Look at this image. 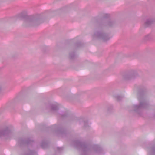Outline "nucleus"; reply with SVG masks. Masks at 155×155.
<instances>
[{
  "label": "nucleus",
  "instance_id": "f257e3e1",
  "mask_svg": "<svg viewBox=\"0 0 155 155\" xmlns=\"http://www.w3.org/2000/svg\"><path fill=\"white\" fill-rule=\"evenodd\" d=\"M73 145L77 148L81 150L84 153L88 151L91 149L97 152H100L102 150V148L98 145H95L91 146L87 143L80 140L74 141Z\"/></svg>",
  "mask_w": 155,
  "mask_h": 155
},
{
  "label": "nucleus",
  "instance_id": "f03ea898",
  "mask_svg": "<svg viewBox=\"0 0 155 155\" xmlns=\"http://www.w3.org/2000/svg\"><path fill=\"white\" fill-rule=\"evenodd\" d=\"M138 96L140 104L139 105H134L133 106L134 111L136 112H138V111L143 109L146 108L149 106L148 102L143 97L142 92H140Z\"/></svg>",
  "mask_w": 155,
  "mask_h": 155
},
{
  "label": "nucleus",
  "instance_id": "7ed1b4c3",
  "mask_svg": "<svg viewBox=\"0 0 155 155\" xmlns=\"http://www.w3.org/2000/svg\"><path fill=\"white\" fill-rule=\"evenodd\" d=\"M93 37L94 38L102 39L104 41H108L110 38L107 34L103 33L101 31H98L95 32Z\"/></svg>",
  "mask_w": 155,
  "mask_h": 155
},
{
  "label": "nucleus",
  "instance_id": "20e7f679",
  "mask_svg": "<svg viewBox=\"0 0 155 155\" xmlns=\"http://www.w3.org/2000/svg\"><path fill=\"white\" fill-rule=\"evenodd\" d=\"M12 135V130L11 127H6L3 130H0V137L4 136L9 137Z\"/></svg>",
  "mask_w": 155,
  "mask_h": 155
},
{
  "label": "nucleus",
  "instance_id": "39448f33",
  "mask_svg": "<svg viewBox=\"0 0 155 155\" xmlns=\"http://www.w3.org/2000/svg\"><path fill=\"white\" fill-rule=\"evenodd\" d=\"M33 142V140L30 138H28L27 139H21L19 140V143L20 144H28Z\"/></svg>",
  "mask_w": 155,
  "mask_h": 155
},
{
  "label": "nucleus",
  "instance_id": "423d86ee",
  "mask_svg": "<svg viewBox=\"0 0 155 155\" xmlns=\"http://www.w3.org/2000/svg\"><path fill=\"white\" fill-rule=\"evenodd\" d=\"M51 110L53 111H56L59 109V104L57 103L51 104Z\"/></svg>",
  "mask_w": 155,
  "mask_h": 155
},
{
  "label": "nucleus",
  "instance_id": "0eeeda50",
  "mask_svg": "<svg viewBox=\"0 0 155 155\" xmlns=\"http://www.w3.org/2000/svg\"><path fill=\"white\" fill-rule=\"evenodd\" d=\"M48 144L45 141H43L41 143V147L42 148L45 149L48 147Z\"/></svg>",
  "mask_w": 155,
  "mask_h": 155
},
{
  "label": "nucleus",
  "instance_id": "6e6552de",
  "mask_svg": "<svg viewBox=\"0 0 155 155\" xmlns=\"http://www.w3.org/2000/svg\"><path fill=\"white\" fill-rule=\"evenodd\" d=\"M153 21L151 19L147 20L145 22V25L146 26H149L152 24Z\"/></svg>",
  "mask_w": 155,
  "mask_h": 155
},
{
  "label": "nucleus",
  "instance_id": "1a4fd4ad",
  "mask_svg": "<svg viewBox=\"0 0 155 155\" xmlns=\"http://www.w3.org/2000/svg\"><path fill=\"white\" fill-rule=\"evenodd\" d=\"M70 58L71 59H72L74 58V56H75V53L74 52H73L71 53L70 54Z\"/></svg>",
  "mask_w": 155,
  "mask_h": 155
},
{
  "label": "nucleus",
  "instance_id": "9d476101",
  "mask_svg": "<svg viewBox=\"0 0 155 155\" xmlns=\"http://www.w3.org/2000/svg\"><path fill=\"white\" fill-rule=\"evenodd\" d=\"M116 97L117 100L119 101L121 100L122 98V97L118 95L116 96Z\"/></svg>",
  "mask_w": 155,
  "mask_h": 155
},
{
  "label": "nucleus",
  "instance_id": "9b49d317",
  "mask_svg": "<svg viewBox=\"0 0 155 155\" xmlns=\"http://www.w3.org/2000/svg\"><path fill=\"white\" fill-rule=\"evenodd\" d=\"M150 35H148L145 37V39L146 40H150Z\"/></svg>",
  "mask_w": 155,
  "mask_h": 155
},
{
  "label": "nucleus",
  "instance_id": "f8f14e48",
  "mask_svg": "<svg viewBox=\"0 0 155 155\" xmlns=\"http://www.w3.org/2000/svg\"><path fill=\"white\" fill-rule=\"evenodd\" d=\"M110 17V15L108 14H106L105 16L103 17V19L107 18Z\"/></svg>",
  "mask_w": 155,
  "mask_h": 155
},
{
  "label": "nucleus",
  "instance_id": "ddd939ff",
  "mask_svg": "<svg viewBox=\"0 0 155 155\" xmlns=\"http://www.w3.org/2000/svg\"><path fill=\"white\" fill-rule=\"evenodd\" d=\"M63 150V147H57V150L59 152L61 151V150Z\"/></svg>",
  "mask_w": 155,
  "mask_h": 155
},
{
  "label": "nucleus",
  "instance_id": "4468645a",
  "mask_svg": "<svg viewBox=\"0 0 155 155\" xmlns=\"http://www.w3.org/2000/svg\"><path fill=\"white\" fill-rule=\"evenodd\" d=\"M114 23L113 22L110 21L108 22V25L110 26H111L113 25Z\"/></svg>",
  "mask_w": 155,
  "mask_h": 155
},
{
  "label": "nucleus",
  "instance_id": "2eb2a0df",
  "mask_svg": "<svg viewBox=\"0 0 155 155\" xmlns=\"http://www.w3.org/2000/svg\"><path fill=\"white\" fill-rule=\"evenodd\" d=\"M67 114L66 112H64V114H61V116L62 117H65L67 116Z\"/></svg>",
  "mask_w": 155,
  "mask_h": 155
},
{
  "label": "nucleus",
  "instance_id": "dca6fc26",
  "mask_svg": "<svg viewBox=\"0 0 155 155\" xmlns=\"http://www.w3.org/2000/svg\"><path fill=\"white\" fill-rule=\"evenodd\" d=\"M130 77L128 79H130L131 78H134V74H131V75H130Z\"/></svg>",
  "mask_w": 155,
  "mask_h": 155
},
{
  "label": "nucleus",
  "instance_id": "f3484780",
  "mask_svg": "<svg viewBox=\"0 0 155 155\" xmlns=\"http://www.w3.org/2000/svg\"><path fill=\"white\" fill-rule=\"evenodd\" d=\"M84 126H86V125L87 124V122L84 121Z\"/></svg>",
  "mask_w": 155,
  "mask_h": 155
},
{
  "label": "nucleus",
  "instance_id": "a211bd4d",
  "mask_svg": "<svg viewBox=\"0 0 155 155\" xmlns=\"http://www.w3.org/2000/svg\"><path fill=\"white\" fill-rule=\"evenodd\" d=\"M27 17V15L25 16V18H26Z\"/></svg>",
  "mask_w": 155,
  "mask_h": 155
},
{
  "label": "nucleus",
  "instance_id": "6ab92c4d",
  "mask_svg": "<svg viewBox=\"0 0 155 155\" xmlns=\"http://www.w3.org/2000/svg\"><path fill=\"white\" fill-rule=\"evenodd\" d=\"M153 151L155 152V149L153 150Z\"/></svg>",
  "mask_w": 155,
  "mask_h": 155
},
{
  "label": "nucleus",
  "instance_id": "aec40b11",
  "mask_svg": "<svg viewBox=\"0 0 155 155\" xmlns=\"http://www.w3.org/2000/svg\"><path fill=\"white\" fill-rule=\"evenodd\" d=\"M1 89V87H0V90Z\"/></svg>",
  "mask_w": 155,
  "mask_h": 155
},
{
  "label": "nucleus",
  "instance_id": "412c9836",
  "mask_svg": "<svg viewBox=\"0 0 155 155\" xmlns=\"http://www.w3.org/2000/svg\"><path fill=\"white\" fill-rule=\"evenodd\" d=\"M154 117H155V115H154Z\"/></svg>",
  "mask_w": 155,
  "mask_h": 155
},
{
  "label": "nucleus",
  "instance_id": "4be33fe9",
  "mask_svg": "<svg viewBox=\"0 0 155 155\" xmlns=\"http://www.w3.org/2000/svg\"><path fill=\"white\" fill-rule=\"evenodd\" d=\"M28 155H30V154H28Z\"/></svg>",
  "mask_w": 155,
  "mask_h": 155
}]
</instances>
